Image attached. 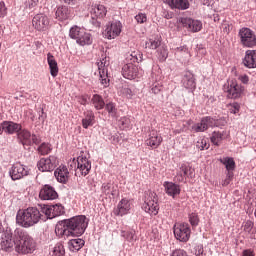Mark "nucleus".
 Returning a JSON list of instances; mask_svg holds the SVG:
<instances>
[{"instance_id":"nucleus-1","label":"nucleus","mask_w":256,"mask_h":256,"mask_svg":"<svg viewBox=\"0 0 256 256\" xmlns=\"http://www.w3.org/2000/svg\"><path fill=\"white\" fill-rule=\"evenodd\" d=\"M15 237L19 240L15 241L13 239V230H11V228H6L2 233L0 242L2 251L11 252L15 249L17 253H23L24 255L33 251V239L27 232L17 228L15 230Z\"/></svg>"},{"instance_id":"nucleus-2","label":"nucleus","mask_w":256,"mask_h":256,"mask_svg":"<svg viewBox=\"0 0 256 256\" xmlns=\"http://www.w3.org/2000/svg\"><path fill=\"white\" fill-rule=\"evenodd\" d=\"M88 225L87 217L76 216L59 222L56 225L55 233L58 237H81Z\"/></svg>"},{"instance_id":"nucleus-3","label":"nucleus","mask_w":256,"mask_h":256,"mask_svg":"<svg viewBox=\"0 0 256 256\" xmlns=\"http://www.w3.org/2000/svg\"><path fill=\"white\" fill-rule=\"evenodd\" d=\"M65 213V208L61 204L45 205L37 204L33 209V223L39 221H47V219H55Z\"/></svg>"},{"instance_id":"nucleus-4","label":"nucleus","mask_w":256,"mask_h":256,"mask_svg":"<svg viewBox=\"0 0 256 256\" xmlns=\"http://www.w3.org/2000/svg\"><path fill=\"white\" fill-rule=\"evenodd\" d=\"M159 199L155 192H146L144 196V204L142 209L149 215H157L159 213Z\"/></svg>"},{"instance_id":"nucleus-5","label":"nucleus","mask_w":256,"mask_h":256,"mask_svg":"<svg viewBox=\"0 0 256 256\" xmlns=\"http://www.w3.org/2000/svg\"><path fill=\"white\" fill-rule=\"evenodd\" d=\"M109 65L110 60L107 56L102 57V59L97 62L100 82L103 87H109Z\"/></svg>"},{"instance_id":"nucleus-6","label":"nucleus","mask_w":256,"mask_h":256,"mask_svg":"<svg viewBox=\"0 0 256 256\" xmlns=\"http://www.w3.org/2000/svg\"><path fill=\"white\" fill-rule=\"evenodd\" d=\"M16 223L25 228L33 226V207L19 210L16 215Z\"/></svg>"},{"instance_id":"nucleus-7","label":"nucleus","mask_w":256,"mask_h":256,"mask_svg":"<svg viewBox=\"0 0 256 256\" xmlns=\"http://www.w3.org/2000/svg\"><path fill=\"white\" fill-rule=\"evenodd\" d=\"M174 237L182 243H187L191 237V228L189 224L177 223L174 225Z\"/></svg>"},{"instance_id":"nucleus-8","label":"nucleus","mask_w":256,"mask_h":256,"mask_svg":"<svg viewBox=\"0 0 256 256\" xmlns=\"http://www.w3.org/2000/svg\"><path fill=\"white\" fill-rule=\"evenodd\" d=\"M239 37L243 47H255L256 36L255 33L249 28H242L239 30Z\"/></svg>"},{"instance_id":"nucleus-9","label":"nucleus","mask_w":256,"mask_h":256,"mask_svg":"<svg viewBox=\"0 0 256 256\" xmlns=\"http://www.w3.org/2000/svg\"><path fill=\"white\" fill-rule=\"evenodd\" d=\"M107 16V8L102 4H95L91 6L90 17L92 23H99V21L105 19Z\"/></svg>"},{"instance_id":"nucleus-10","label":"nucleus","mask_w":256,"mask_h":256,"mask_svg":"<svg viewBox=\"0 0 256 256\" xmlns=\"http://www.w3.org/2000/svg\"><path fill=\"white\" fill-rule=\"evenodd\" d=\"M9 175L12 181H19V179H23V177L29 175V171H27V168L21 162H16L11 167Z\"/></svg>"},{"instance_id":"nucleus-11","label":"nucleus","mask_w":256,"mask_h":256,"mask_svg":"<svg viewBox=\"0 0 256 256\" xmlns=\"http://www.w3.org/2000/svg\"><path fill=\"white\" fill-rule=\"evenodd\" d=\"M179 23L183 25L188 31H191L192 33H198V31H201L203 29V23L199 20H194L191 18H180Z\"/></svg>"},{"instance_id":"nucleus-12","label":"nucleus","mask_w":256,"mask_h":256,"mask_svg":"<svg viewBox=\"0 0 256 256\" xmlns=\"http://www.w3.org/2000/svg\"><path fill=\"white\" fill-rule=\"evenodd\" d=\"M123 29V25L121 22H112L111 24L106 26L105 29V37L106 39H115L121 35V31Z\"/></svg>"},{"instance_id":"nucleus-13","label":"nucleus","mask_w":256,"mask_h":256,"mask_svg":"<svg viewBox=\"0 0 256 256\" xmlns=\"http://www.w3.org/2000/svg\"><path fill=\"white\" fill-rule=\"evenodd\" d=\"M215 120L209 116L202 118L200 123H197L192 126V131L194 133H203V131H207L209 127H214Z\"/></svg>"},{"instance_id":"nucleus-14","label":"nucleus","mask_w":256,"mask_h":256,"mask_svg":"<svg viewBox=\"0 0 256 256\" xmlns=\"http://www.w3.org/2000/svg\"><path fill=\"white\" fill-rule=\"evenodd\" d=\"M122 75L125 79H137L139 77V68L133 63H127L122 67Z\"/></svg>"},{"instance_id":"nucleus-15","label":"nucleus","mask_w":256,"mask_h":256,"mask_svg":"<svg viewBox=\"0 0 256 256\" xmlns=\"http://www.w3.org/2000/svg\"><path fill=\"white\" fill-rule=\"evenodd\" d=\"M49 17L45 14H37L34 17V27L37 31H47L49 29Z\"/></svg>"},{"instance_id":"nucleus-16","label":"nucleus","mask_w":256,"mask_h":256,"mask_svg":"<svg viewBox=\"0 0 256 256\" xmlns=\"http://www.w3.org/2000/svg\"><path fill=\"white\" fill-rule=\"evenodd\" d=\"M227 93V97L229 99H239V97H241V93H243V87H241V85H239L235 80H232L228 84Z\"/></svg>"},{"instance_id":"nucleus-17","label":"nucleus","mask_w":256,"mask_h":256,"mask_svg":"<svg viewBox=\"0 0 256 256\" xmlns=\"http://www.w3.org/2000/svg\"><path fill=\"white\" fill-rule=\"evenodd\" d=\"M161 143H163V137H161V134H159L157 130H152L146 140V145L152 149H157Z\"/></svg>"},{"instance_id":"nucleus-18","label":"nucleus","mask_w":256,"mask_h":256,"mask_svg":"<svg viewBox=\"0 0 256 256\" xmlns=\"http://www.w3.org/2000/svg\"><path fill=\"white\" fill-rule=\"evenodd\" d=\"M39 197L44 201H53L54 199H57V197H59V194H57L55 188L49 185H45L43 189L40 191Z\"/></svg>"},{"instance_id":"nucleus-19","label":"nucleus","mask_w":256,"mask_h":256,"mask_svg":"<svg viewBox=\"0 0 256 256\" xmlns=\"http://www.w3.org/2000/svg\"><path fill=\"white\" fill-rule=\"evenodd\" d=\"M163 187L165 193L168 194L169 197H173V199H175L177 195H181V186L174 182L166 181L164 182Z\"/></svg>"},{"instance_id":"nucleus-20","label":"nucleus","mask_w":256,"mask_h":256,"mask_svg":"<svg viewBox=\"0 0 256 256\" xmlns=\"http://www.w3.org/2000/svg\"><path fill=\"white\" fill-rule=\"evenodd\" d=\"M58 183H67L69 181V169L65 165H60L54 172Z\"/></svg>"},{"instance_id":"nucleus-21","label":"nucleus","mask_w":256,"mask_h":256,"mask_svg":"<svg viewBox=\"0 0 256 256\" xmlns=\"http://www.w3.org/2000/svg\"><path fill=\"white\" fill-rule=\"evenodd\" d=\"M244 67L248 69L256 68V50H247L243 59Z\"/></svg>"},{"instance_id":"nucleus-22","label":"nucleus","mask_w":256,"mask_h":256,"mask_svg":"<svg viewBox=\"0 0 256 256\" xmlns=\"http://www.w3.org/2000/svg\"><path fill=\"white\" fill-rule=\"evenodd\" d=\"M129 211H131V202L124 198L118 203L117 209L114 211V214L123 217V215H127Z\"/></svg>"},{"instance_id":"nucleus-23","label":"nucleus","mask_w":256,"mask_h":256,"mask_svg":"<svg viewBox=\"0 0 256 256\" xmlns=\"http://www.w3.org/2000/svg\"><path fill=\"white\" fill-rule=\"evenodd\" d=\"M56 19L58 21H67V19H71V9L67 6H58L56 9Z\"/></svg>"},{"instance_id":"nucleus-24","label":"nucleus","mask_w":256,"mask_h":256,"mask_svg":"<svg viewBox=\"0 0 256 256\" xmlns=\"http://www.w3.org/2000/svg\"><path fill=\"white\" fill-rule=\"evenodd\" d=\"M18 139L26 149H31V132L20 130V132H18Z\"/></svg>"},{"instance_id":"nucleus-25","label":"nucleus","mask_w":256,"mask_h":256,"mask_svg":"<svg viewBox=\"0 0 256 256\" xmlns=\"http://www.w3.org/2000/svg\"><path fill=\"white\" fill-rule=\"evenodd\" d=\"M163 3H167L170 7H174L175 9H181L184 11L185 9H189V2L187 0H162Z\"/></svg>"},{"instance_id":"nucleus-26","label":"nucleus","mask_w":256,"mask_h":256,"mask_svg":"<svg viewBox=\"0 0 256 256\" xmlns=\"http://www.w3.org/2000/svg\"><path fill=\"white\" fill-rule=\"evenodd\" d=\"M47 61L50 69V74L52 75V77H57V75H59V66H57L55 56H53L51 53H48Z\"/></svg>"},{"instance_id":"nucleus-27","label":"nucleus","mask_w":256,"mask_h":256,"mask_svg":"<svg viewBox=\"0 0 256 256\" xmlns=\"http://www.w3.org/2000/svg\"><path fill=\"white\" fill-rule=\"evenodd\" d=\"M85 246V240L80 238L71 239L68 242V248L73 253L80 251Z\"/></svg>"},{"instance_id":"nucleus-28","label":"nucleus","mask_w":256,"mask_h":256,"mask_svg":"<svg viewBox=\"0 0 256 256\" xmlns=\"http://www.w3.org/2000/svg\"><path fill=\"white\" fill-rule=\"evenodd\" d=\"M21 131V124L15 122L4 121V133L13 135V133H19Z\"/></svg>"},{"instance_id":"nucleus-29","label":"nucleus","mask_w":256,"mask_h":256,"mask_svg":"<svg viewBox=\"0 0 256 256\" xmlns=\"http://www.w3.org/2000/svg\"><path fill=\"white\" fill-rule=\"evenodd\" d=\"M85 117L82 119V127L84 129H89L95 125V114L92 111H87L84 113Z\"/></svg>"},{"instance_id":"nucleus-30","label":"nucleus","mask_w":256,"mask_h":256,"mask_svg":"<svg viewBox=\"0 0 256 256\" xmlns=\"http://www.w3.org/2000/svg\"><path fill=\"white\" fill-rule=\"evenodd\" d=\"M183 85L185 89H195L197 84L195 83V76L191 72H187L183 78Z\"/></svg>"},{"instance_id":"nucleus-31","label":"nucleus","mask_w":256,"mask_h":256,"mask_svg":"<svg viewBox=\"0 0 256 256\" xmlns=\"http://www.w3.org/2000/svg\"><path fill=\"white\" fill-rule=\"evenodd\" d=\"M89 171H91V163L89 161H78L76 172L81 175H89Z\"/></svg>"},{"instance_id":"nucleus-32","label":"nucleus","mask_w":256,"mask_h":256,"mask_svg":"<svg viewBox=\"0 0 256 256\" xmlns=\"http://www.w3.org/2000/svg\"><path fill=\"white\" fill-rule=\"evenodd\" d=\"M120 236L128 241V243H135V241H137V234L135 233V230H121Z\"/></svg>"},{"instance_id":"nucleus-33","label":"nucleus","mask_w":256,"mask_h":256,"mask_svg":"<svg viewBox=\"0 0 256 256\" xmlns=\"http://www.w3.org/2000/svg\"><path fill=\"white\" fill-rule=\"evenodd\" d=\"M101 191L107 197H115L117 195V190H115V186L112 183L102 184Z\"/></svg>"},{"instance_id":"nucleus-34","label":"nucleus","mask_w":256,"mask_h":256,"mask_svg":"<svg viewBox=\"0 0 256 256\" xmlns=\"http://www.w3.org/2000/svg\"><path fill=\"white\" fill-rule=\"evenodd\" d=\"M91 43H93V36H91V33L84 30L80 39H78L77 44L81 45V47H85V45H91Z\"/></svg>"},{"instance_id":"nucleus-35","label":"nucleus","mask_w":256,"mask_h":256,"mask_svg":"<svg viewBox=\"0 0 256 256\" xmlns=\"http://www.w3.org/2000/svg\"><path fill=\"white\" fill-rule=\"evenodd\" d=\"M39 171L46 172V171H53L56 167L55 162L52 161H39L37 164Z\"/></svg>"},{"instance_id":"nucleus-36","label":"nucleus","mask_w":256,"mask_h":256,"mask_svg":"<svg viewBox=\"0 0 256 256\" xmlns=\"http://www.w3.org/2000/svg\"><path fill=\"white\" fill-rule=\"evenodd\" d=\"M85 32V29L79 27V26H73L70 29L69 36L71 39H75L76 43L81 39V36Z\"/></svg>"},{"instance_id":"nucleus-37","label":"nucleus","mask_w":256,"mask_h":256,"mask_svg":"<svg viewBox=\"0 0 256 256\" xmlns=\"http://www.w3.org/2000/svg\"><path fill=\"white\" fill-rule=\"evenodd\" d=\"M226 136H227V133L225 131L223 132L214 131L211 136V143H213V145H220L221 141H223V139H225Z\"/></svg>"},{"instance_id":"nucleus-38","label":"nucleus","mask_w":256,"mask_h":256,"mask_svg":"<svg viewBox=\"0 0 256 256\" xmlns=\"http://www.w3.org/2000/svg\"><path fill=\"white\" fill-rule=\"evenodd\" d=\"M92 103L98 111L103 109L105 107V101L103 100V97L101 95L95 94L92 97Z\"/></svg>"},{"instance_id":"nucleus-39","label":"nucleus","mask_w":256,"mask_h":256,"mask_svg":"<svg viewBox=\"0 0 256 256\" xmlns=\"http://www.w3.org/2000/svg\"><path fill=\"white\" fill-rule=\"evenodd\" d=\"M146 49H159L161 46V38L149 39L146 41Z\"/></svg>"},{"instance_id":"nucleus-40","label":"nucleus","mask_w":256,"mask_h":256,"mask_svg":"<svg viewBox=\"0 0 256 256\" xmlns=\"http://www.w3.org/2000/svg\"><path fill=\"white\" fill-rule=\"evenodd\" d=\"M53 148H51V144L49 143H42L38 148L37 151L39 155H49Z\"/></svg>"},{"instance_id":"nucleus-41","label":"nucleus","mask_w":256,"mask_h":256,"mask_svg":"<svg viewBox=\"0 0 256 256\" xmlns=\"http://www.w3.org/2000/svg\"><path fill=\"white\" fill-rule=\"evenodd\" d=\"M159 61H166L169 57V52L167 51V47L160 46L157 50Z\"/></svg>"},{"instance_id":"nucleus-42","label":"nucleus","mask_w":256,"mask_h":256,"mask_svg":"<svg viewBox=\"0 0 256 256\" xmlns=\"http://www.w3.org/2000/svg\"><path fill=\"white\" fill-rule=\"evenodd\" d=\"M151 92L154 93V95H159L163 91V83L159 81H155L152 83Z\"/></svg>"},{"instance_id":"nucleus-43","label":"nucleus","mask_w":256,"mask_h":256,"mask_svg":"<svg viewBox=\"0 0 256 256\" xmlns=\"http://www.w3.org/2000/svg\"><path fill=\"white\" fill-rule=\"evenodd\" d=\"M52 256H65V248L62 244H56L52 251Z\"/></svg>"},{"instance_id":"nucleus-44","label":"nucleus","mask_w":256,"mask_h":256,"mask_svg":"<svg viewBox=\"0 0 256 256\" xmlns=\"http://www.w3.org/2000/svg\"><path fill=\"white\" fill-rule=\"evenodd\" d=\"M197 149H200V151H204V149L209 148V142L205 138H200L196 143Z\"/></svg>"},{"instance_id":"nucleus-45","label":"nucleus","mask_w":256,"mask_h":256,"mask_svg":"<svg viewBox=\"0 0 256 256\" xmlns=\"http://www.w3.org/2000/svg\"><path fill=\"white\" fill-rule=\"evenodd\" d=\"M175 55L178 57H185V55H189V48L187 46H180L175 49Z\"/></svg>"},{"instance_id":"nucleus-46","label":"nucleus","mask_w":256,"mask_h":256,"mask_svg":"<svg viewBox=\"0 0 256 256\" xmlns=\"http://www.w3.org/2000/svg\"><path fill=\"white\" fill-rule=\"evenodd\" d=\"M189 221L192 227H197L199 225V215L196 212H192L189 214Z\"/></svg>"},{"instance_id":"nucleus-47","label":"nucleus","mask_w":256,"mask_h":256,"mask_svg":"<svg viewBox=\"0 0 256 256\" xmlns=\"http://www.w3.org/2000/svg\"><path fill=\"white\" fill-rule=\"evenodd\" d=\"M106 111H108L111 117H115L117 115V107L115 106V103L109 102L106 104Z\"/></svg>"},{"instance_id":"nucleus-48","label":"nucleus","mask_w":256,"mask_h":256,"mask_svg":"<svg viewBox=\"0 0 256 256\" xmlns=\"http://www.w3.org/2000/svg\"><path fill=\"white\" fill-rule=\"evenodd\" d=\"M241 109V105L237 102H234L229 105V111L230 113H233V115H237Z\"/></svg>"},{"instance_id":"nucleus-49","label":"nucleus","mask_w":256,"mask_h":256,"mask_svg":"<svg viewBox=\"0 0 256 256\" xmlns=\"http://www.w3.org/2000/svg\"><path fill=\"white\" fill-rule=\"evenodd\" d=\"M222 163L226 167L228 173H233V171H235V161H223Z\"/></svg>"},{"instance_id":"nucleus-50","label":"nucleus","mask_w":256,"mask_h":256,"mask_svg":"<svg viewBox=\"0 0 256 256\" xmlns=\"http://www.w3.org/2000/svg\"><path fill=\"white\" fill-rule=\"evenodd\" d=\"M170 256H189L187 251L181 248H177L170 253Z\"/></svg>"},{"instance_id":"nucleus-51","label":"nucleus","mask_w":256,"mask_h":256,"mask_svg":"<svg viewBox=\"0 0 256 256\" xmlns=\"http://www.w3.org/2000/svg\"><path fill=\"white\" fill-rule=\"evenodd\" d=\"M234 174L233 172H227L225 180L222 182L224 187H227L231 181H233Z\"/></svg>"},{"instance_id":"nucleus-52","label":"nucleus","mask_w":256,"mask_h":256,"mask_svg":"<svg viewBox=\"0 0 256 256\" xmlns=\"http://www.w3.org/2000/svg\"><path fill=\"white\" fill-rule=\"evenodd\" d=\"M135 20L137 21V23H147V15L143 14V13H139L138 15L135 16Z\"/></svg>"},{"instance_id":"nucleus-53","label":"nucleus","mask_w":256,"mask_h":256,"mask_svg":"<svg viewBox=\"0 0 256 256\" xmlns=\"http://www.w3.org/2000/svg\"><path fill=\"white\" fill-rule=\"evenodd\" d=\"M7 16V6H5V2H0V18Z\"/></svg>"},{"instance_id":"nucleus-54","label":"nucleus","mask_w":256,"mask_h":256,"mask_svg":"<svg viewBox=\"0 0 256 256\" xmlns=\"http://www.w3.org/2000/svg\"><path fill=\"white\" fill-rule=\"evenodd\" d=\"M194 254L196 256H205V253H203V246L201 244L194 247Z\"/></svg>"},{"instance_id":"nucleus-55","label":"nucleus","mask_w":256,"mask_h":256,"mask_svg":"<svg viewBox=\"0 0 256 256\" xmlns=\"http://www.w3.org/2000/svg\"><path fill=\"white\" fill-rule=\"evenodd\" d=\"M89 154L87 152L80 151L79 156L77 157V161H88Z\"/></svg>"},{"instance_id":"nucleus-56","label":"nucleus","mask_w":256,"mask_h":256,"mask_svg":"<svg viewBox=\"0 0 256 256\" xmlns=\"http://www.w3.org/2000/svg\"><path fill=\"white\" fill-rule=\"evenodd\" d=\"M238 79L239 81H241V83H244L245 85L249 83V76H247V74L240 75Z\"/></svg>"},{"instance_id":"nucleus-57","label":"nucleus","mask_w":256,"mask_h":256,"mask_svg":"<svg viewBox=\"0 0 256 256\" xmlns=\"http://www.w3.org/2000/svg\"><path fill=\"white\" fill-rule=\"evenodd\" d=\"M175 180L178 183H183V181H185V175H183V173H181V172H178L176 177H175Z\"/></svg>"},{"instance_id":"nucleus-58","label":"nucleus","mask_w":256,"mask_h":256,"mask_svg":"<svg viewBox=\"0 0 256 256\" xmlns=\"http://www.w3.org/2000/svg\"><path fill=\"white\" fill-rule=\"evenodd\" d=\"M253 229V222L247 221L244 225V231H247L248 233Z\"/></svg>"},{"instance_id":"nucleus-59","label":"nucleus","mask_w":256,"mask_h":256,"mask_svg":"<svg viewBox=\"0 0 256 256\" xmlns=\"http://www.w3.org/2000/svg\"><path fill=\"white\" fill-rule=\"evenodd\" d=\"M180 173L186 176L187 173H189V166H187L186 164H182V166L180 167Z\"/></svg>"},{"instance_id":"nucleus-60","label":"nucleus","mask_w":256,"mask_h":256,"mask_svg":"<svg viewBox=\"0 0 256 256\" xmlns=\"http://www.w3.org/2000/svg\"><path fill=\"white\" fill-rule=\"evenodd\" d=\"M78 103H80V105H87V96H81L78 98Z\"/></svg>"},{"instance_id":"nucleus-61","label":"nucleus","mask_w":256,"mask_h":256,"mask_svg":"<svg viewBox=\"0 0 256 256\" xmlns=\"http://www.w3.org/2000/svg\"><path fill=\"white\" fill-rule=\"evenodd\" d=\"M123 93L124 95H126L127 97H132L133 96V91L130 88H124L123 89Z\"/></svg>"},{"instance_id":"nucleus-62","label":"nucleus","mask_w":256,"mask_h":256,"mask_svg":"<svg viewBox=\"0 0 256 256\" xmlns=\"http://www.w3.org/2000/svg\"><path fill=\"white\" fill-rule=\"evenodd\" d=\"M243 256H255V252L251 249H247L243 251Z\"/></svg>"},{"instance_id":"nucleus-63","label":"nucleus","mask_w":256,"mask_h":256,"mask_svg":"<svg viewBox=\"0 0 256 256\" xmlns=\"http://www.w3.org/2000/svg\"><path fill=\"white\" fill-rule=\"evenodd\" d=\"M3 131L5 132V122L0 124V135H3Z\"/></svg>"},{"instance_id":"nucleus-64","label":"nucleus","mask_w":256,"mask_h":256,"mask_svg":"<svg viewBox=\"0 0 256 256\" xmlns=\"http://www.w3.org/2000/svg\"><path fill=\"white\" fill-rule=\"evenodd\" d=\"M165 17L166 19H171V17H173V14H167Z\"/></svg>"}]
</instances>
